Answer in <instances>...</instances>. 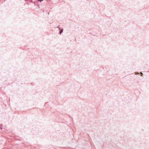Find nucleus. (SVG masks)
I'll list each match as a JSON object with an SVG mask.
<instances>
[{
  "label": "nucleus",
  "instance_id": "f257e3e1",
  "mask_svg": "<svg viewBox=\"0 0 149 149\" xmlns=\"http://www.w3.org/2000/svg\"><path fill=\"white\" fill-rule=\"evenodd\" d=\"M43 0H38L39 1H40V2H41V1H42Z\"/></svg>",
  "mask_w": 149,
  "mask_h": 149
},
{
  "label": "nucleus",
  "instance_id": "f03ea898",
  "mask_svg": "<svg viewBox=\"0 0 149 149\" xmlns=\"http://www.w3.org/2000/svg\"><path fill=\"white\" fill-rule=\"evenodd\" d=\"M62 32H63V30H61V31H60V34H61V33H62Z\"/></svg>",
  "mask_w": 149,
  "mask_h": 149
},
{
  "label": "nucleus",
  "instance_id": "7ed1b4c3",
  "mask_svg": "<svg viewBox=\"0 0 149 149\" xmlns=\"http://www.w3.org/2000/svg\"><path fill=\"white\" fill-rule=\"evenodd\" d=\"M141 74H143L141 72Z\"/></svg>",
  "mask_w": 149,
  "mask_h": 149
}]
</instances>
